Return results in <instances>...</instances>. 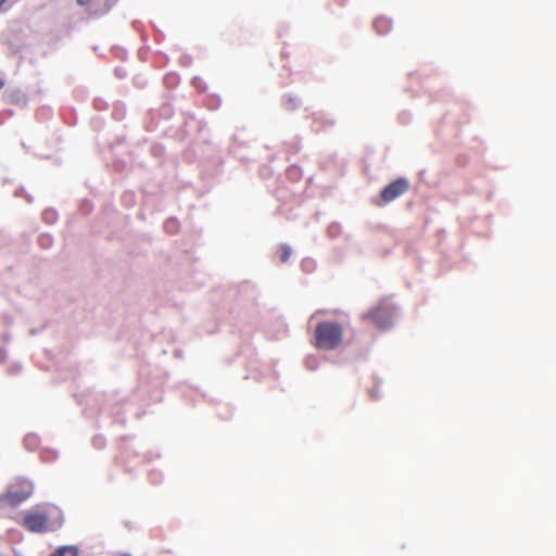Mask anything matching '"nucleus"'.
<instances>
[{
    "instance_id": "nucleus-5",
    "label": "nucleus",
    "mask_w": 556,
    "mask_h": 556,
    "mask_svg": "<svg viewBox=\"0 0 556 556\" xmlns=\"http://www.w3.org/2000/svg\"><path fill=\"white\" fill-rule=\"evenodd\" d=\"M408 189V180L405 178H397L382 189L380 193L381 203L377 204L382 205L383 203H389L404 194Z\"/></svg>"
},
{
    "instance_id": "nucleus-10",
    "label": "nucleus",
    "mask_w": 556,
    "mask_h": 556,
    "mask_svg": "<svg viewBox=\"0 0 556 556\" xmlns=\"http://www.w3.org/2000/svg\"><path fill=\"white\" fill-rule=\"evenodd\" d=\"M3 86V81L0 79V88Z\"/></svg>"
},
{
    "instance_id": "nucleus-9",
    "label": "nucleus",
    "mask_w": 556,
    "mask_h": 556,
    "mask_svg": "<svg viewBox=\"0 0 556 556\" xmlns=\"http://www.w3.org/2000/svg\"><path fill=\"white\" fill-rule=\"evenodd\" d=\"M91 0H77V3L79 5H87L88 3H90Z\"/></svg>"
},
{
    "instance_id": "nucleus-7",
    "label": "nucleus",
    "mask_w": 556,
    "mask_h": 556,
    "mask_svg": "<svg viewBox=\"0 0 556 556\" xmlns=\"http://www.w3.org/2000/svg\"><path fill=\"white\" fill-rule=\"evenodd\" d=\"M291 253H292V250L289 245L282 244L279 247V257L282 263H286L289 261Z\"/></svg>"
},
{
    "instance_id": "nucleus-2",
    "label": "nucleus",
    "mask_w": 556,
    "mask_h": 556,
    "mask_svg": "<svg viewBox=\"0 0 556 556\" xmlns=\"http://www.w3.org/2000/svg\"><path fill=\"white\" fill-rule=\"evenodd\" d=\"M395 307L388 300H382L364 315L363 319L371 323L379 329H387L392 325Z\"/></svg>"
},
{
    "instance_id": "nucleus-4",
    "label": "nucleus",
    "mask_w": 556,
    "mask_h": 556,
    "mask_svg": "<svg viewBox=\"0 0 556 556\" xmlns=\"http://www.w3.org/2000/svg\"><path fill=\"white\" fill-rule=\"evenodd\" d=\"M22 526L29 532L42 533L53 530L50 525L49 514L40 510H31L25 513Z\"/></svg>"
},
{
    "instance_id": "nucleus-6",
    "label": "nucleus",
    "mask_w": 556,
    "mask_h": 556,
    "mask_svg": "<svg viewBox=\"0 0 556 556\" xmlns=\"http://www.w3.org/2000/svg\"><path fill=\"white\" fill-rule=\"evenodd\" d=\"M79 549L75 545L58 547L50 556H78Z\"/></svg>"
},
{
    "instance_id": "nucleus-3",
    "label": "nucleus",
    "mask_w": 556,
    "mask_h": 556,
    "mask_svg": "<svg viewBox=\"0 0 556 556\" xmlns=\"http://www.w3.org/2000/svg\"><path fill=\"white\" fill-rule=\"evenodd\" d=\"M33 493V485L27 480H20L9 486L0 496V505L15 507L26 501Z\"/></svg>"
},
{
    "instance_id": "nucleus-8",
    "label": "nucleus",
    "mask_w": 556,
    "mask_h": 556,
    "mask_svg": "<svg viewBox=\"0 0 556 556\" xmlns=\"http://www.w3.org/2000/svg\"><path fill=\"white\" fill-rule=\"evenodd\" d=\"M389 21L384 17H379L375 21V27L378 33L387 31L389 28Z\"/></svg>"
},
{
    "instance_id": "nucleus-1",
    "label": "nucleus",
    "mask_w": 556,
    "mask_h": 556,
    "mask_svg": "<svg viewBox=\"0 0 556 556\" xmlns=\"http://www.w3.org/2000/svg\"><path fill=\"white\" fill-rule=\"evenodd\" d=\"M343 334L344 329L339 323L321 321L315 328V346L319 350H334L341 345Z\"/></svg>"
}]
</instances>
